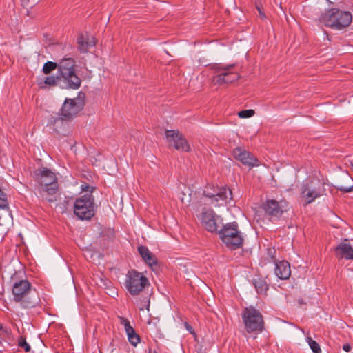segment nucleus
I'll return each mask as SVG.
<instances>
[{"label": "nucleus", "mask_w": 353, "mask_h": 353, "mask_svg": "<svg viewBox=\"0 0 353 353\" xmlns=\"http://www.w3.org/2000/svg\"><path fill=\"white\" fill-rule=\"evenodd\" d=\"M255 112L254 110L249 109V110H241L238 112V116L240 118L245 119V118H250L252 117L254 114Z\"/></svg>", "instance_id": "nucleus-30"}, {"label": "nucleus", "mask_w": 353, "mask_h": 353, "mask_svg": "<svg viewBox=\"0 0 353 353\" xmlns=\"http://www.w3.org/2000/svg\"><path fill=\"white\" fill-rule=\"evenodd\" d=\"M343 349L344 351L348 352L351 350V346L349 344L343 345Z\"/></svg>", "instance_id": "nucleus-35"}, {"label": "nucleus", "mask_w": 353, "mask_h": 353, "mask_svg": "<svg viewBox=\"0 0 353 353\" xmlns=\"http://www.w3.org/2000/svg\"><path fill=\"white\" fill-rule=\"evenodd\" d=\"M150 283L147 277L141 273L132 270L126 275L125 288L132 296L139 294Z\"/></svg>", "instance_id": "nucleus-11"}, {"label": "nucleus", "mask_w": 353, "mask_h": 353, "mask_svg": "<svg viewBox=\"0 0 353 353\" xmlns=\"http://www.w3.org/2000/svg\"><path fill=\"white\" fill-rule=\"evenodd\" d=\"M232 199V192L226 188L208 187L203 190V202L219 206Z\"/></svg>", "instance_id": "nucleus-10"}, {"label": "nucleus", "mask_w": 353, "mask_h": 353, "mask_svg": "<svg viewBox=\"0 0 353 353\" xmlns=\"http://www.w3.org/2000/svg\"><path fill=\"white\" fill-rule=\"evenodd\" d=\"M324 179H313L303 183L301 187L300 196L305 205L314 202L316 199L326 194Z\"/></svg>", "instance_id": "nucleus-5"}, {"label": "nucleus", "mask_w": 353, "mask_h": 353, "mask_svg": "<svg viewBox=\"0 0 353 353\" xmlns=\"http://www.w3.org/2000/svg\"><path fill=\"white\" fill-rule=\"evenodd\" d=\"M12 301L19 307L30 309L36 307L40 302L37 289L27 279H19L17 274L12 276Z\"/></svg>", "instance_id": "nucleus-1"}, {"label": "nucleus", "mask_w": 353, "mask_h": 353, "mask_svg": "<svg viewBox=\"0 0 353 353\" xmlns=\"http://www.w3.org/2000/svg\"><path fill=\"white\" fill-rule=\"evenodd\" d=\"M119 323L124 327L125 333H129L133 331L134 329L130 325V321L126 318L119 316Z\"/></svg>", "instance_id": "nucleus-25"}, {"label": "nucleus", "mask_w": 353, "mask_h": 353, "mask_svg": "<svg viewBox=\"0 0 353 353\" xmlns=\"http://www.w3.org/2000/svg\"><path fill=\"white\" fill-rule=\"evenodd\" d=\"M57 65L56 63L54 62H52V61H48L46 62L43 67V72L45 73V74H49L50 73L52 70H55L56 68H57Z\"/></svg>", "instance_id": "nucleus-27"}, {"label": "nucleus", "mask_w": 353, "mask_h": 353, "mask_svg": "<svg viewBox=\"0 0 353 353\" xmlns=\"http://www.w3.org/2000/svg\"><path fill=\"white\" fill-rule=\"evenodd\" d=\"M288 203L285 200H267L264 205V210L271 217L279 219L284 212L288 210Z\"/></svg>", "instance_id": "nucleus-14"}, {"label": "nucleus", "mask_w": 353, "mask_h": 353, "mask_svg": "<svg viewBox=\"0 0 353 353\" xmlns=\"http://www.w3.org/2000/svg\"><path fill=\"white\" fill-rule=\"evenodd\" d=\"M74 61L71 58L63 59L59 64V74L70 84L71 89L76 90L81 86V81L74 72Z\"/></svg>", "instance_id": "nucleus-9"}, {"label": "nucleus", "mask_w": 353, "mask_h": 353, "mask_svg": "<svg viewBox=\"0 0 353 353\" xmlns=\"http://www.w3.org/2000/svg\"><path fill=\"white\" fill-rule=\"evenodd\" d=\"M35 175L39 183L38 192L40 196L48 202L54 201L59 188L55 174L46 168H42L36 171Z\"/></svg>", "instance_id": "nucleus-2"}, {"label": "nucleus", "mask_w": 353, "mask_h": 353, "mask_svg": "<svg viewBox=\"0 0 353 353\" xmlns=\"http://www.w3.org/2000/svg\"><path fill=\"white\" fill-rule=\"evenodd\" d=\"M223 219L213 210L203 208L201 223L203 227L210 232H218V226L222 223Z\"/></svg>", "instance_id": "nucleus-13"}, {"label": "nucleus", "mask_w": 353, "mask_h": 353, "mask_svg": "<svg viewBox=\"0 0 353 353\" xmlns=\"http://www.w3.org/2000/svg\"><path fill=\"white\" fill-rule=\"evenodd\" d=\"M18 345L23 348L26 352H29L31 350L30 345L26 342V339L23 336L18 339Z\"/></svg>", "instance_id": "nucleus-28"}, {"label": "nucleus", "mask_w": 353, "mask_h": 353, "mask_svg": "<svg viewBox=\"0 0 353 353\" xmlns=\"http://www.w3.org/2000/svg\"><path fill=\"white\" fill-rule=\"evenodd\" d=\"M350 168L352 169V170L353 171V163H351L350 165Z\"/></svg>", "instance_id": "nucleus-36"}, {"label": "nucleus", "mask_w": 353, "mask_h": 353, "mask_svg": "<svg viewBox=\"0 0 353 353\" xmlns=\"http://www.w3.org/2000/svg\"><path fill=\"white\" fill-rule=\"evenodd\" d=\"M8 208V201L6 194L0 188V209Z\"/></svg>", "instance_id": "nucleus-26"}, {"label": "nucleus", "mask_w": 353, "mask_h": 353, "mask_svg": "<svg viewBox=\"0 0 353 353\" xmlns=\"http://www.w3.org/2000/svg\"><path fill=\"white\" fill-rule=\"evenodd\" d=\"M185 328L192 334H194L195 336H196V333L194 332V330L192 329V327L188 323H185Z\"/></svg>", "instance_id": "nucleus-34"}, {"label": "nucleus", "mask_w": 353, "mask_h": 353, "mask_svg": "<svg viewBox=\"0 0 353 353\" xmlns=\"http://www.w3.org/2000/svg\"><path fill=\"white\" fill-rule=\"evenodd\" d=\"M308 344L314 353H321V350L319 345L311 338H308Z\"/></svg>", "instance_id": "nucleus-29"}, {"label": "nucleus", "mask_w": 353, "mask_h": 353, "mask_svg": "<svg viewBox=\"0 0 353 353\" xmlns=\"http://www.w3.org/2000/svg\"><path fill=\"white\" fill-rule=\"evenodd\" d=\"M94 197L91 193L76 199L74 213L81 220H90L94 215Z\"/></svg>", "instance_id": "nucleus-8"}, {"label": "nucleus", "mask_w": 353, "mask_h": 353, "mask_svg": "<svg viewBox=\"0 0 353 353\" xmlns=\"http://www.w3.org/2000/svg\"><path fill=\"white\" fill-rule=\"evenodd\" d=\"M275 274L281 279H287L291 274L290 263L286 261L276 263Z\"/></svg>", "instance_id": "nucleus-19"}, {"label": "nucleus", "mask_w": 353, "mask_h": 353, "mask_svg": "<svg viewBox=\"0 0 353 353\" xmlns=\"http://www.w3.org/2000/svg\"><path fill=\"white\" fill-rule=\"evenodd\" d=\"M69 85L70 84H68L66 81L59 74H58L57 77H48L43 81H41L38 82V85L41 89L46 88V85H57L62 89H71Z\"/></svg>", "instance_id": "nucleus-17"}, {"label": "nucleus", "mask_w": 353, "mask_h": 353, "mask_svg": "<svg viewBox=\"0 0 353 353\" xmlns=\"http://www.w3.org/2000/svg\"><path fill=\"white\" fill-rule=\"evenodd\" d=\"M165 137L169 145L176 150L185 152L189 150L190 146L188 142L179 131L166 130Z\"/></svg>", "instance_id": "nucleus-15"}, {"label": "nucleus", "mask_w": 353, "mask_h": 353, "mask_svg": "<svg viewBox=\"0 0 353 353\" xmlns=\"http://www.w3.org/2000/svg\"><path fill=\"white\" fill-rule=\"evenodd\" d=\"M119 323L124 327L125 333H129L133 331L134 329L130 325V321L126 318L119 316Z\"/></svg>", "instance_id": "nucleus-24"}, {"label": "nucleus", "mask_w": 353, "mask_h": 353, "mask_svg": "<svg viewBox=\"0 0 353 353\" xmlns=\"http://www.w3.org/2000/svg\"><path fill=\"white\" fill-rule=\"evenodd\" d=\"M77 43L79 51L85 53L90 47L94 46L95 42L93 38L89 39L87 35H80L77 39Z\"/></svg>", "instance_id": "nucleus-21"}, {"label": "nucleus", "mask_w": 353, "mask_h": 353, "mask_svg": "<svg viewBox=\"0 0 353 353\" xmlns=\"http://www.w3.org/2000/svg\"><path fill=\"white\" fill-rule=\"evenodd\" d=\"M220 239L230 250H236L242 247L243 236L236 222L223 224L218 231Z\"/></svg>", "instance_id": "nucleus-4"}, {"label": "nucleus", "mask_w": 353, "mask_h": 353, "mask_svg": "<svg viewBox=\"0 0 353 353\" xmlns=\"http://www.w3.org/2000/svg\"><path fill=\"white\" fill-rule=\"evenodd\" d=\"M254 287L259 294H265L268 289L266 282L261 279H256L254 281Z\"/></svg>", "instance_id": "nucleus-22"}, {"label": "nucleus", "mask_w": 353, "mask_h": 353, "mask_svg": "<svg viewBox=\"0 0 353 353\" xmlns=\"http://www.w3.org/2000/svg\"><path fill=\"white\" fill-rule=\"evenodd\" d=\"M143 300L144 301L141 302L139 306V310H143L144 307H146L147 310H148L150 306V299L148 297H145Z\"/></svg>", "instance_id": "nucleus-31"}, {"label": "nucleus", "mask_w": 353, "mask_h": 353, "mask_svg": "<svg viewBox=\"0 0 353 353\" xmlns=\"http://www.w3.org/2000/svg\"><path fill=\"white\" fill-rule=\"evenodd\" d=\"M129 342L134 346H136L140 342V337L136 333L135 330L127 333Z\"/></svg>", "instance_id": "nucleus-23"}, {"label": "nucleus", "mask_w": 353, "mask_h": 353, "mask_svg": "<svg viewBox=\"0 0 353 353\" xmlns=\"http://www.w3.org/2000/svg\"><path fill=\"white\" fill-rule=\"evenodd\" d=\"M256 9L259 12V14L261 19H265L266 16L263 10V8L259 3H256Z\"/></svg>", "instance_id": "nucleus-33"}, {"label": "nucleus", "mask_w": 353, "mask_h": 353, "mask_svg": "<svg viewBox=\"0 0 353 353\" xmlns=\"http://www.w3.org/2000/svg\"><path fill=\"white\" fill-rule=\"evenodd\" d=\"M232 154L236 160L250 168L260 165L259 161L255 157H254L250 152L241 147L234 148Z\"/></svg>", "instance_id": "nucleus-16"}, {"label": "nucleus", "mask_w": 353, "mask_h": 353, "mask_svg": "<svg viewBox=\"0 0 353 353\" xmlns=\"http://www.w3.org/2000/svg\"><path fill=\"white\" fill-rule=\"evenodd\" d=\"M336 255L339 259L353 260V245L347 239L341 242L335 248Z\"/></svg>", "instance_id": "nucleus-18"}, {"label": "nucleus", "mask_w": 353, "mask_h": 353, "mask_svg": "<svg viewBox=\"0 0 353 353\" xmlns=\"http://www.w3.org/2000/svg\"><path fill=\"white\" fill-rule=\"evenodd\" d=\"M234 64H230L225 67H219L217 68L219 73L213 79V83L215 85H222L225 83H231L238 80L240 77L237 72L232 70Z\"/></svg>", "instance_id": "nucleus-12"}, {"label": "nucleus", "mask_w": 353, "mask_h": 353, "mask_svg": "<svg viewBox=\"0 0 353 353\" xmlns=\"http://www.w3.org/2000/svg\"><path fill=\"white\" fill-rule=\"evenodd\" d=\"M352 17L350 12L343 11L338 8H332L323 13L319 21L325 26L336 30L347 27L352 22Z\"/></svg>", "instance_id": "nucleus-3"}, {"label": "nucleus", "mask_w": 353, "mask_h": 353, "mask_svg": "<svg viewBox=\"0 0 353 353\" xmlns=\"http://www.w3.org/2000/svg\"><path fill=\"white\" fill-rule=\"evenodd\" d=\"M241 316L248 333L262 331L264 322L259 310L252 306L245 307L242 312Z\"/></svg>", "instance_id": "nucleus-7"}, {"label": "nucleus", "mask_w": 353, "mask_h": 353, "mask_svg": "<svg viewBox=\"0 0 353 353\" xmlns=\"http://www.w3.org/2000/svg\"><path fill=\"white\" fill-rule=\"evenodd\" d=\"M337 189L340 190L341 192H353V185H351L350 187H346L343 185H340L337 187Z\"/></svg>", "instance_id": "nucleus-32"}, {"label": "nucleus", "mask_w": 353, "mask_h": 353, "mask_svg": "<svg viewBox=\"0 0 353 353\" xmlns=\"http://www.w3.org/2000/svg\"><path fill=\"white\" fill-rule=\"evenodd\" d=\"M83 103L79 98L65 99L61 110V117H52L50 123L53 125H62L63 120L70 119L76 116L83 108Z\"/></svg>", "instance_id": "nucleus-6"}, {"label": "nucleus", "mask_w": 353, "mask_h": 353, "mask_svg": "<svg viewBox=\"0 0 353 353\" xmlns=\"http://www.w3.org/2000/svg\"><path fill=\"white\" fill-rule=\"evenodd\" d=\"M138 252L143 261L150 267L157 265V258L149 249L143 245L138 247Z\"/></svg>", "instance_id": "nucleus-20"}]
</instances>
